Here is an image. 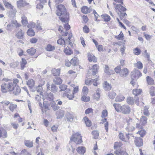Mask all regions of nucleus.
Returning a JSON list of instances; mask_svg holds the SVG:
<instances>
[{
    "instance_id": "obj_64",
    "label": "nucleus",
    "mask_w": 155,
    "mask_h": 155,
    "mask_svg": "<svg viewBox=\"0 0 155 155\" xmlns=\"http://www.w3.org/2000/svg\"><path fill=\"white\" fill-rule=\"evenodd\" d=\"M36 26L35 24L33 22H30L28 25V27L30 28H33L35 27Z\"/></svg>"
},
{
    "instance_id": "obj_35",
    "label": "nucleus",
    "mask_w": 155,
    "mask_h": 155,
    "mask_svg": "<svg viewBox=\"0 0 155 155\" xmlns=\"http://www.w3.org/2000/svg\"><path fill=\"white\" fill-rule=\"evenodd\" d=\"M55 47L50 44H48L46 47V50L48 51H52L55 49Z\"/></svg>"
},
{
    "instance_id": "obj_9",
    "label": "nucleus",
    "mask_w": 155,
    "mask_h": 155,
    "mask_svg": "<svg viewBox=\"0 0 155 155\" xmlns=\"http://www.w3.org/2000/svg\"><path fill=\"white\" fill-rule=\"evenodd\" d=\"M17 13V10L14 7L10 9L8 12V16L9 17L14 18L15 16Z\"/></svg>"
},
{
    "instance_id": "obj_6",
    "label": "nucleus",
    "mask_w": 155,
    "mask_h": 155,
    "mask_svg": "<svg viewBox=\"0 0 155 155\" xmlns=\"http://www.w3.org/2000/svg\"><path fill=\"white\" fill-rule=\"evenodd\" d=\"M46 87L48 90L51 91V92L56 93L58 91V88L54 84H52L50 87V84L48 82L46 84Z\"/></svg>"
},
{
    "instance_id": "obj_58",
    "label": "nucleus",
    "mask_w": 155,
    "mask_h": 155,
    "mask_svg": "<svg viewBox=\"0 0 155 155\" xmlns=\"http://www.w3.org/2000/svg\"><path fill=\"white\" fill-rule=\"evenodd\" d=\"M16 107V105L11 104L9 107V108L11 111H13Z\"/></svg>"
},
{
    "instance_id": "obj_47",
    "label": "nucleus",
    "mask_w": 155,
    "mask_h": 155,
    "mask_svg": "<svg viewBox=\"0 0 155 155\" xmlns=\"http://www.w3.org/2000/svg\"><path fill=\"white\" fill-rule=\"evenodd\" d=\"M116 95V94L115 92L112 91L109 92L108 96L110 98L113 99L115 98Z\"/></svg>"
},
{
    "instance_id": "obj_29",
    "label": "nucleus",
    "mask_w": 155,
    "mask_h": 155,
    "mask_svg": "<svg viewBox=\"0 0 155 155\" xmlns=\"http://www.w3.org/2000/svg\"><path fill=\"white\" fill-rule=\"evenodd\" d=\"M3 3L5 5V7L9 9V10L11 8H12L14 7L11 4L5 0L3 1Z\"/></svg>"
},
{
    "instance_id": "obj_46",
    "label": "nucleus",
    "mask_w": 155,
    "mask_h": 155,
    "mask_svg": "<svg viewBox=\"0 0 155 155\" xmlns=\"http://www.w3.org/2000/svg\"><path fill=\"white\" fill-rule=\"evenodd\" d=\"M71 63L74 66L78 64V60L76 58H74L71 60Z\"/></svg>"
},
{
    "instance_id": "obj_60",
    "label": "nucleus",
    "mask_w": 155,
    "mask_h": 155,
    "mask_svg": "<svg viewBox=\"0 0 155 155\" xmlns=\"http://www.w3.org/2000/svg\"><path fill=\"white\" fill-rule=\"evenodd\" d=\"M119 136L120 139L121 140H122L125 142H128V141L125 140V139L124 138V136L123 133H120L119 134Z\"/></svg>"
},
{
    "instance_id": "obj_4",
    "label": "nucleus",
    "mask_w": 155,
    "mask_h": 155,
    "mask_svg": "<svg viewBox=\"0 0 155 155\" xmlns=\"http://www.w3.org/2000/svg\"><path fill=\"white\" fill-rule=\"evenodd\" d=\"M141 75V73L139 70L135 69L132 72V79L136 80L140 77Z\"/></svg>"
},
{
    "instance_id": "obj_10",
    "label": "nucleus",
    "mask_w": 155,
    "mask_h": 155,
    "mask_svg": "<svg viewBox=\"0 0 155 155\" xmlns=\"http://www.w3.org/2000/svg\"><path fill=\"white\" fill-rule=\"evenodd\" d=\"M134 142L135 145L139 147L143 145L142 139L140 137H135Z\"/></svg>"
},
{
    "instance_id": "obj_28",
    "label": "nucleus",
    "mask_w": 155,
    "mask_h": 155,
    "mask_svg": "<svg viewBox=\"0 0 155 155\" xmlns=\"http://www.w3.org/2000/svg\"><path fill=\"white\" fill-rule=\"evenodd\" d=\"M27 63L26 60L24 58H22L21 61L20 62L21 69L23 70L25 67V65Z\"/></svg>"
},
{
    "instance_id": "obj_8",
    "label": "nucleus",
    "mask_w": 155,
    "mask_h": 155,
    "mask_svg": "<svg viewBox=\"0 0 155 155\" xmlns=\"http://www.w3.org/2000/svg\"><path fill=\"white\" fill-rule=\"evenodd\" d=\"M35 84L34 81L32 79L28 80L27 82V84L30 90L33 92H34L35 91V90L33 89Z\"/></svg>"
},
{
    "instance_id": "obj_1",
    "label": "nucleus",
    "mask_w": 155,
    "mask_h": 155,
    "mask_svg": "<svg viewBox=\"0 0 155 155\" xmlns=\"http://www.w3.org/2000/svg\"><path fill=\"white\" fill-rule=\"evenodd\" d=\"M58 10L56 14L58 16H61L59 17L60 20L62 22H68L69 20V14L67 12L64 6L61 4L58 6Z\"/></svg>"
},
{
    "instance_id": "obj_31",
    "label": "nucleus",
    "mask_w": 155,
    "mask_h": 155,
    "mask_svg": "<svg viewBox=\"0 0 155 155\" xmlns=\"http://www.w3.org/2000/svg\"><path fill=\"white\" fill-rule=\"evenodd\" d=\"M83 119L87 127H90L91 126V123L87 117H85Z\"/></svg>"
},
{
    "instance_id": "obj_16",
    "label": "nucleus",
    "mask_w": 155,
    "mask_h": 155,
    "mask_svg": "<svg viewBox=\"0 0 155 155\" xmlns=\"http://www.w3.org/2000/svg\"><path fill=\"white\" fill-rule=\"evenodd\" d=\"M15 35L18 39H22L24 37V33L20 29L16 33Z\"/></svg>"
},
{
    "instance_id": "obj_49",
    "label": "nucleus",
    "mask_w": 155,
    "mask_h": 155,
    "mask_svg": "<svg viewBox=\"0 0 155 155\" xmlns=\"http://www.w3.org/2000/svg\"><path fill=\"white\" fill-rule=\"evenodd\" d=\"M135 66L139 69H141L143 67V64L140 61H138L135 64Z\"/></svg>"
},
{
    "instance_id": "obj_34",
    "label": "nucleus",
    "mask_w": 155,
    "mask_h": 155,
    "mask_svg": "<svg viewBox=\"0 0 155 155\" xmlns=\"http://www.w3.org/2000/svg\"><path fill=\"white\" fill-rule=\"evenodd\" d=\"M114 153L116 155H128V154L125 152L123 150L120 151L116 150L114 152Z\"/></svg>"
},
{
    "instance_id": "obj_59",
    "label": "nucleus",
    "mask_w": 155,
    "mask_h": 155,
    "mask_svg": "<svg viewBox=\"0 0 155 155\" xmlns=\"http://www.w3.org/2000/svg\"><path fill=\"white\" fill-rule=\"evenodd\" d=\"M94 81L92 79H88L85 81V84L87 85H90Z\"/></svg>"
},
{
    "instance_id": "obj_52",
    "label": "nucleus",
    "mask_w": 155,
    "mask_h": 155,
    "mask_svg": "<svg viewBox=\"0 0 155 155\" xmlns=\"http://www.w3.org/2000/svg\"><path fill=\"white\" fill-rule=\"evenodd\" d=\"M42 86L41 85H39L37 88V91L38 92H40L39 94L40 95H42L43 94V93L41 92L43 90Z\"/></svg>"
},
{
    "instance_id": "obj_20",
    "label": "nucleus",
    "mask_w": 155,
    "mask_h": 155,
    "mask_svg": "<svg viewBox=\"0 0 155 155\" xmlns=\"http://www.w3.org/2000/svg\"><path fill=\"white\" fill-rule=\"evenodd\" d=\"M66 117L67 121L72 122L73 121L74 117L73 114L68 113L67 114Z\"/></svg>"
},
{
    "instance_id": "obj_17",
    "label": "nucleus",
    "mask_w": 155,
    "mask_h": 155,
    "mask_svg": "<svg viewBox=\"0 0 155 155\" xmlns=\"http://www.w3.org/2000/svg\"><path fill=\"white\" fill-rule=\"evenodd\" d=\"M81 11L83 13L87 14L91 12V9L88 8L87 6H84L81 8Z\"/></svg>"
},
{
    "instance_id": "obj_22",
    "label": "nucleus",
    "mask_w": 155,
    "mask_h": 155,
    "mask_svg": "<svg viewBox=\"0 0 155 155\" xmlns=\"http://www.w3.org/2000/svg\"><path fill=\"white\" fill-rule=\"evenodd\" d=\"M101 90L100 89H98L96 91V92L94 94V97L97 101H98L100 97V91Z\"/></svg>"
},
{
    "instance_id": "obj_11",
    "label": "nucleus",
    "mask_w": 155,
    "mask_h": 155,
    "mask_svg": "<svg viewBox=\"0 0 155 155\" xmlns=\"http://www.w3.org/2000/svg\"><path fill=\"white\" fill-rule=\"evenodd\" d=\"M21 90L20 87L17 85H15V87L10 93H13L15 95H18L21 92Z\"/></svg>"
},
{
    "instance_id": "obj_56",
    "label": "nucleus",
    "mask_w": 155,
    "mask_h": 155,
    "mask_svg": "<svg viewBox=\"0 0 155 155\" xmlns=\"http://www.w3.org/2000/svg\"><path fill=\"white\" fill-rule=\"evenodd\" d=\"M51 106L54 110H58L60 108V107L55 103H52L51 105Z\"/></svg>"
},
{
    "instance_id": "obj_42",
    "label": "nucleus",
    "mask_w": 155,
    "mask_h": 155,
    "mask_svg": "<svg viewBox=\"0 0 155 155\" xmlns=\"http://www.w3.org/2000/svg\"><path fill=\"white\" fill-rule=\"evenodd\" d=\"M149 107L148 106H145L143 110V114L145 115L148 116L149 115L148 111Z\"/></svg>"
},
{
    "instance_id": "obj_48",
    "label": "nucleus",
    "mask_w": 155,
    "mask_h": 155,
    "mask_svg": "<svg viewBox=\"0 0 155 155\" xmlns=\"http://www.w3.org/2000/svg\"><path fill=\"white\" fill-rule=\"evenodd\" d=\"M124 35L122 31H121L119 35L117 36H115V38L117 39L121 40L124 39Z\"/></svg>"
},
{
    "instance_id": "obj_61",
    "label": "nucleus",
    "mask_w": 155,
    "mask_h": 155,
    "mask_svg": "<svg viewBox=\"0 0 155 155\" xmlns=\"http://www.w3.org/2000/svg\"><path fill=\"white\" fill-rule=\"evenodd\" d=\"M117 14L119 15L120 18L122 19L123 18L127 16V15L126 13L122 12H120V13L117 12Z\"/></svg>"
},
{
    "instance_id": "obj_41",
    "label": "nucleus",
    "mask_w": 155,
    "mask_h": 155,
    "mask_svg": "<svg viewBox=\"0 0 155 155\" xmlns=\"http://www.w3.org/2000/svg\"><path fill=\"white\" fill-rule=\"evenodd\" d=\"M127 101L129 104L133 105L134 103V101L133 97H130L127 98Z\"/></svg>"
},
{
    "instance_id": "obj_51",
    "label": "nucleus",
    "mask_w": 155,
    "mask_h": 155,
    "mask_svg": "<svg viewBox=\"0 0 155 155\" xmlns=\"http://www.w3.org/2000/svg\"><path fill=\"white\" fill-rule=\"evenodd\" d=\"M83 95L81 97V100L85 101L88 102L90 100V98L89 97H86V95L83 94Z\"/></svg>"
},
{
    "instance_id": "obj_18",
    "label": "nucleus",
    "mask_w": 155,
    "mask_h": 155,
    "mask_svg": "<svg viewBox=\"0 0 155 155\" xmlns=\"http://www.w3.org/2000/svg\"><path fill=\"white\" fill-rule=\"evenodd\" d=\"M7 133L5 130L2 127H0V137H7Z\"/></svg>"
},
{
    "instance_id": "obj_37",
    "label": "nucleus",
    "mask_w": 155,
    "mask_h": 155,
    "mask_svg": "<svg viewBox=\"0 0 155 155\" xmlns=\"http://www.w3.org/2000/svg\"><path fill=\"white\" fill-rule=\"evenodd\" d=\"M27 52L29 54L33 55L36 52V50L33 48H31L27 50Z\"/></svg>"
},
{
    "instance_id": "obj_13",
    "label": "nucleus",
    "mask_w": 155,
    "mask_h": 155,
    "mask_svg": "<svg viewBox=\"0 0 155 155\" xmlns=\"http://www.w3.org/2000/svg\"><path fill=\"white\" fill-rule=\"evenodd\" d=\"M115 8L116 9V12H117L120 13V12H124L126 11V8L124 7L122 5H121L120 4L117 5L115 7Z\"/></svg>"
},
{
    "instance_id": "obj_25",
    "label": "nucleus",
    "mask_w": 155,
    "mask_h": 155,
    "mask_svg": "<svg viewBox=\"0 0 155 155\" xmlns=\"http://www.w3.org/2000/svg\"><path fill=\"white\" fill-rule=\"evenodd\" d=\"M60 69H56L54 68L52 70V73L54 76H58L59 75Z\"/></svg>"
},
{
    "instance_id": "obj_55",
    "label": "nucleus",
    "mask_w": 155,
    "mask_h": 155,
    "mask_svg": "<svg viewBox=\"0 0 155 155\" xmlns=\"http://www.w3.org/2000/svg\"><path fill=\"white\" fill-rule=\"evenodd\" d=\"M92 134L94 138L97 139L98 138L99 133L97 130L93 131Z\"/></svg>"
},
{
    "instance_id": "obj_27",
    "label": "nucleus",
    "mask_w": 155,
    "mask_h": 155,
    "mask_svg": "<svg viewBox=\"0 0 155 155\" xmlns=\"http://www.w3.org/2000/svg\"><path fill=\"white\" fill-rule=\"evenodd\" d=\"M62 81L60 77H55L53 79L54 82L56 84H60L62 83Z\"/></svg>"
},
{
    "instance_id": "obj_19",
    "label": "nucleus",
    "mask_w": 155,
    "mask_h": 155,
    "mask_svg": "<svg viewBox=\"0 0 155 155\" xmlns=\"http://www.w3.org/2000/svg\"><path fill=\"white\" fill-rule=\"evenodd\" d=\"M101 17L103 21L106 22L109 21L110 19V16L108 15L105 14L102 15Z\"/></svg>"
},
{
    "instance_id": "obj_44",
    "label": "nucleus",
    "mask_w": 155,
    "mask_h": 155,
    "mask_svg": "<svg viewBox=\"0 0 155 155\" xmlns=\"http://www.w3.org/2000/svg\"><path fill=\"white\" fill-rule=\"evenodd\" d=\"M140 122L143 125L145 124L147 122V119L146 117L142 116L140 118Z\"/></svg>"
},
{
    "instance_id": "obj_39",
    "label": "nucleus",
    "mask_w": 155,
    "mask_h": 155,
    "mask_svg": "<svg viewBox=\"0 0 155 155\" xmlns=\"http://www.w3.org/2000/svg\"><path fill=\"white\" fill-rule=\"evenodd\" d=\"M142 91L140 89H134L133 91V94L135 96L140 94Z\"/></svg>"
},
{
    "instance_id": "obj_50",
    "label": "nucleus",
    "mask_w": 155,
    "mask_h": 155,
    "mask_svg": "<svg viewBox=\"0 0 155 155\" xmlns=\"http://www.w3.org/2000/svg\"><path fill=\"white\" fill-rule=\"evenodd\" d=\"M92 69L94 71V74L95 75L98 71V67L97 64H95L93 66Z\"/></svg>"
},
{
    "instance_id": "obj_12",
    "label": "nucleus",
    "mask_w": 155,
    "mask_h": 155,
    "mask_svg": "<svg viewBox=\"0 0 155 155\" xmlns=\"http://www.w3.org/2000/svg\"><path fill=\"white\" fill-rule=\"evenodd\" d=\"M129 71L126 68H124L121 70L120 72V75L124 77H126L128 74Z\"/></svg>"
},
{
    "instance_id": "obj_63",
    "label": "nucleus",
    "mask_w": 155,
    "mask_h": 155,
    "mask_svg": "<svg viewBox=\"0 0 155 155\" xmlns=\"http://www.w3.org/2000/svg\"><path fill=\"white\" fill-rule=\"evenodd\" d=\"M122 145V143L120 142H117L114 143V148H116L120 147Z\"/></svg>"
},
{
    "instance_id": "obj_32",
    "label": "nucleus",
    "mask_w": 155,
    "mask_h": 155,
    "mask_svg": "<svg viewBox=\"0 0 155 155\" xmlns=\"http://www.w3.org/2000/svg\"><path fill=\"white\" fill-rule=\"evenodd\" d=\"M64 51L66 54L68 55H70L72 53V51L68 47H65Z\"/></svg>"
},
{
    "instance_id": "obj_33",
    "label": "nucleus",
    "mask_w": 155,
    "mask_h": 155,
    "mask_svg": "<svg viewBox=\"0 0 155 155\" xmlns=\"http://www.w3.org/2000/svg\"><path fill=\"white\" fill-rule=\"evenodd\" d=\"M125 98L124 96L122 95H119L117 96L115 98L116 102H120L123 101Z\"/></svg>"
},
{
    "instance_id": "obj_57",
    "label": "nucleus",
    "mask_w": 155,
    "mask_h": 155,
    "mask_svg": "<svg viewBox=\"0 0 155 155\" xmlns=\"http://www.w3.org/2000/svg\"><path fill=\"white\" fill-rule=\"evenodd\" d=\"M147 80L148 84H152L153 83V80L150 77H147Z\"/></svg>"
},
{
    "instance_id": "obj_45",
    "label": "nucleus",
    "mask_w": 155,
    "mask_h": 155,
    "mask_svg": "<svg viewBox=\"0 0 155 155\" xmlns=\"http://www.w3.org/2000/svg\"><path fill=\"white\" fill-rule=\"evenodd\" d=\"M21 18L22 19L21 20L22 23L24 26H25L28 23L27 18L24 16H22Z\"/></svg>"
},
{
    "instance_id": "obj_7",
    "label": "nucleus",
    "mask_w": 155,
    "mask_h": 155,
    "mask_svg": "<svg viewBox=\"0 0 155 155\" xmlns=\"http://www.w3.org/2000/svg\"><path fill=\"white\" fill-rule=\"evenodd\" d=\"M64 95L65 96H66L69 100H72L74 97V94L71 91L68 89L65 91Z\"/></svg>"
},
{
    "instance_id": "obj_43",
    "label": "nucleus",
    "mask_w": 155,
    "mask_h": 155,
    "mask_svg": "<svg viewBox=\"0 0 155 155\" xmlns=\"http://www.w3.org/2000/svg\"><path fill=\"white\" fill-rule=\"evenodd\" d=\"M27 33L28 35L31 36H34L35 35V31L31 28H30L27 31Z\"/></svg>"
},
{
    "instance_id": "obj_38",
    "label": "nucleus",
    "mask_w": 155,
    "mask_h": 155,
    "mask_svg": "<svg viewBox=\"0 0 155 155\" xmlns=\"http://www.w3.org/2000/svg\"><path fill=\"white\" fill-rule=\"evenodd\" d=\"M24 143L25 145L28 147H31L33 146L32 141H30L29 140H25L24 141Z\"/></svg>"
},
{
    "instance_id": "obj_36",
    "label": "nucleus",
    "mask_w": 155,
    "mask_h": 155,
    "mask_svg": "<svg viewBox=\"0 0 155 155\" xmlns=\"http://www.w3.org/2000/svg\"><path fill=\"white\" fill-rule=\"evenodd\" d=\"M10 23L13 27H19L21 26V25L17 22L16 20H12Z\"/></svg>"
},
{
    "instance_id": "obj_54",
    "label": "nucleus",
    "mask_w": 155,
    "mask_h": 155,
    "mask_svg": "<svg viewBox=\"0 0 155 155\" xmlns=\"http://www.w3.org/2000/svg\"><path fill=\"white\" fill-rule=\"evenodd\" d=\"M41 95H37L35 97V100L38 102H41L43 101V99L41 96Z\"/></svg>"
},
{
    "instance_id": "obj_62",
    "label": "nucleus",
    "mask_w": 155,
    "mask_h": 155,
    "mask_svg": "<svg viewBox=\"0 0 155 155\" xmlns=\"http://www.w3.org/2000/svg\"><path fill=\"white\" fill-rule=\"evenodd\" d=\"M57 43L60 45H63L65 43V41L62 38H59L57 41Z\"/></svg>"
},
{
    "instance_id": "obj_30",
    "label": "nucleus",
    "mask_w": 155,
    "mask_h": 155,
    "mask_svg": "<svg viewBox=\"0 0 155 155\" xmlns=\"http://www.w3.org/2000/svg\"><path fill=\"white\" fill-rule=\"evenodd\" d=\"M64 110H60L57 113L58 115L57 118L58 119L62 118L64 117Z\"/></svg>"
},
{
    "instance_id": "obj_5",
    "label": "nucleus",
    "mask_w": 155,
    "mask_h": 155,
    "mask_svg": "<svg viewBox=\"0 0 155 155\" xmlns=\"http://www.w3.org/2000/svg\"><path fill=\"white\" fill-rule=\"evenodd\" d=\"M130 112V108L127 105H124L122 106L120 112L124 114H128Z\"/></svg>"
},
{
    "instance_id": "obj_53",
    "label": "nucleus",
    "mask_w": 155,
    "mask_h": 155,
    "mask_svg": "<svg viewBox=\"0 0 155 155\" xmlns=\"http://www.w3.org/2000/svg\"><path fill=\"white\" fill-rule=\"evenodd\" d=\"M150 94L152 96L155 95V87H151L150 89Z\"/></svg>"
},
{
    "instance_id": "obj_26",
    "label": "nucleus",
    "mask_w": 155,
    "mask_h": 155,
    "mask_svg": "<svg viewBox=\"0 0 155 155\" xmlns=\"http://www.w3.org/2000/svg\"><path fill=\"white\" fill-rule=\"evenodd\" d=\"M113 105L115 110L118 112H120L122 108V106L119 104H114Z\"/></svg>"
},
{
    "instance_id": "obj_2",
    "label": "nucleus",
    "mask_w": 155,
    "mask_h": 155,
    "mask_svg": "<svg viewBox=\"0 0 155 155\" xmlns=\"http://www.w3.org/2000/svg\"><path fill=\"white\" fill-rule=\"evenodd\" d=\"M2 80L6 81V83H4L2 84L1 85V91L3 93H6L7 92H10L13 90V88L15 87V85L13 84L12 81H10L9 82H7L8 81V79L3 78Z\"/></svg>"
},
{
    "instance_id": "obj_3",
    "label": "nucleus",
    "mask_w": 155,
    "mask_h": 155,
    "mask_svg": "<svg viewBox=\"0 0 155 155\" xmlns=\"http://www.w3.org/2000/svg\"><path fill=\"white\" fill-rule=\"evenodd\" d=\"M70 141H73L77 144H80L82 142L81 134L78 133L73 134L71 137Z\"/></svg>"
},
{
    "instance_id": "obj_14",
    "label": "nucleus",
    "mask_w": 155,
    "mask_h": 155,
    "mask_svg": "<svg viewBox=\"0 0 155 155\" xmlns=\"http://www.w3.org/2000/svg\"><path fill=\"white\" fill-rule=\"evenodd\" d=\"M103 87L104 89L106 91H109L112 88L111 84L107 83V81H104V82Z\"/></svg>"
},
{
    "instance_id": "obj_40",
    "label": "nucleus",
    "mask_w": 155,
    "mask_h": 155,
    "mask_svg": "<svg viewBox=\"0 0 155 155\" xmlns=\"http://www.w3.org/2000/svg\"><path fill=\"white\" fill-rule=\"evenodd\" d=\"M105 72L108 74H111L113 73V71L109 69L108 66L107 65L105 66Z\"/></svg>"
},
{
    "instance_id": "obj_23",
    "label": "nucleus",
    "mask_w": 155,
    "mask_h": 155,
    "mask_svg": "<svg viewBox=\"0 0 155 155\" xmlns=\"http://www.w3.org/2000/svg\"><path fill=\"white\" fill-rule=\"evenodd\" d=\"M45 97L47 99L50 101L52 100L53 99V94L51 92L49 93H46Z\"/></svg>"
},
{
    "instance_id": "obj_21",
    "label": "nucleus",
    "mask_w": 155,
    "mask_h": 155,
    "mask_svg": "<svg viewBox=\"0 0 155 155\" xmlns=\"http://www.w3.org/2000/svg\"><path fill=\"white\" fill-rule=\"evenodd\" d=\"M77 151L80 154H84L85 152V148L84 147L80 146L78 148Z\"/></svg>"
},
{
    "instance_id": "obj_15",
    "label": "nucleus",
    "mask_w": 155,
    "mask_h": 155,
    "mask_svg": "<svg viewBox=\"0 0 155 155\" xmlns=\"http://www.w3.org/2000/svg\"><path fill=\"white\" fill-rule=\"evenodd\" d=\"M88 60L90 62L93 61L94 62H97V59L95 56L90 53L87 54Z\"/></svg>"
},
{
    "instance_id": "obj_24",
    "label": "nucleus",
    "mask_w": 155,
    "mask_h": 155,
    "mask_svg": "<svg viewBox=\"0 0 155 155\" xmlns=\"http://www.w3.org/2000/svg\"><path fill=\"white\" fill-rule=\"evenodd\" d=\"M17 3L18 7H21L26 5L25 2L24 0H19Z\"/></svg>"
}]
</instances>
